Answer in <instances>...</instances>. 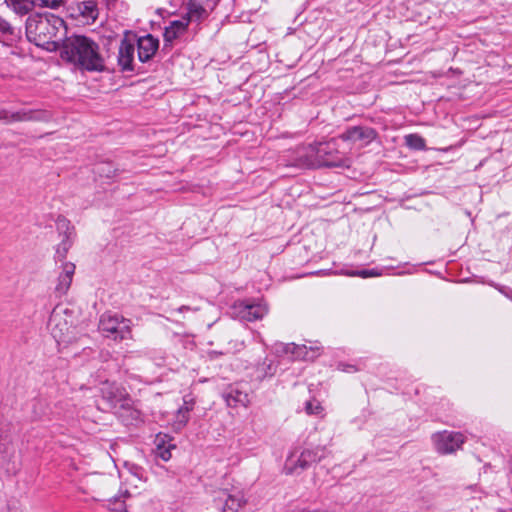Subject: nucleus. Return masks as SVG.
<instances>
[{
	"label": "nucleus",
	"mask_w": 512,
	"mask_h": 512,
	"mask_svg": "<svg viewBox=\"0 0 512 512\" xmlns=\"http://www.w3.org/2000/svg\"><path fill=\"white\" fill-rule=\"evenodd\" d=\"M64 27V19L53 14L46 17L29 16L26 20V36L28 40L47 50L60 49L64 39L58 37L60 28Z\"/></svg>",
	"instance_id": "nucleus-1"
},
{
	"label": "nucleus",
	"mask_w": 512,
	"mask_h": 512,
	"mask_svg": "<svg viewBox=\"0 0 512 512\" xmlns=\"http://www.w3.org/2000/svg\"><path fill=\"white\" fill-rule=\"evenodd\" d=\"M66 61L89 72H101L105 67L98 44L80 35L66 37Z\"/></svg>",
	"instance_id": "nucleus-2"
},
{
	"label": "nucleus",
	"mask_w": 512,
	"mask_h": 512,
	"mask_svg": "<svg viewBox=\"0 0 512 512\" xmlns=\"http://www.w3.org/2000/svg\"><path fill=\"white\" fill-rule=\"evenodd\" d=\"M100 392L110 408L120 417L128 416L131 422L141 420L140 411L133 407V400L123 387L114 382L105 381L100 387Z\"/></svg>",
	"instance_id": "nucleus-3"
},
{
	"label": "nucleus",
	"mask_w": 512,
	"mask_h": 512,
	"mask_svg": "<svg viewBox=\"0 0 512 512\" xmlns=\"http://www.w3.org/2000/svg\"><path fill=\"white\" fill-rule=\"evenodd\" d=\"M326 455L325 447H316L314 449H293L285 460L283 472L286 475H299L312 464L320 461Z\"/></svg>",
	"instance_id": "nucleus-4"
},
{
	"label": "nucleus",
	"mask_w": 512,
	"mask_h": 512,
	"mask_svg": "<svg viewBox=\"0 0 512 512\" xmlns=\"http://www.w3.org/2000/svg\"><path fill=\"white\" fill-rule=\"evenodd\" d=\"M98 329L104 337L114 341L132 338L130 320L117 314L104 313L101 315Z\"/></svg>",
	"instance_id": "nucleus-5"
},
{
	"label": "nucleus",
	"mask_w": 512,
	"mask_h": 512,
	"mask_svg": "<svg viewBox=\"0 0 512 512\" xmlns=\"http://www.w3.org/2000/svg\"><path fill=\"white\" fill-rule=\"evenodd\" d=\"M432 441L435 449L441 454H450L460 449L465 437L460 432L442 431L433 434Z\"/></svg>",
	"instance_id": "nucleus-6"
},
{
	"label": "nucleus",
	"mask_w": 512,
	"mask_h": 512,
	"mask_svg": "<svg viewBox=\"0 0 512 512\" xmlns=\"http://www.w3.org/2000/svg\"><path fill=\"white\" fill-rule=\"evenodd\" d=\"M316 154L319 167H340L345 164V159L337 150L334 140L316 144Z\"/></svg>",
	"instance_id": "nucleus-7"
},
{
	"label": "nucleus",
	"mask_w": 512,
	"mask_h": 512,
	"mask_svg": "<svg viewBox=\"0 0 512 512\" xmlns=\"http://www.w3.org/2000/svg\"><path fill=\"white\" fill-rule=\"evenodd\" d=\"M275 349L278 354H290L293 360L312 361L320 355L321 347L318 345L280 343L276 345Z\"/></svg>",
	"instance_id": "nucleus-8"
},
{
	"label": "nucleus",
	"mask_w": 512,
	"mask_h": 512,
	"mask_svg": "<svg viewBox=\"0 0 512 512\" xmlns=\"http://www.w3.org/2000/svg\"><path fill=\"white\" fill-rule=\"evenodd\" d=\"M51 114L45 110H20L9 112L0 108V120L5 123L23 122V121H48Z\"/></svg>",
	"instance_id": "nucleus-9"
},
{
	"label": "nucleus",
	"mask_w": 512,
	"mask_h": 512,
	"mask_svg": "<svg viewBox=\"0 0 512 512\" xmlns=\"http://www.w3.org/2000/svg\"><path fill=\"white\" fill-rule=\"evenodd\" d=\"M292 165L299 168H317L316 144L302 145L294 152Z\"/></svg>",
	"instance_id": "nucleus-10"
},
{
	"label": "nucleus",
	"mask_w": 512,
	"mask_h": 512,
	"mask_svg": "<svg viewBox=\"0 0 512 512\" xmlns=\"http://www.w3.org/2000/svg\"><path fill=\"white\" fill-rule=\"evenodd\" d=\"M239 316L246 321H256L262 319L268 312L265 304L241 301L235 305Z\"/></svg>",
	"instance_id": "nucleus-11"
},
{
	"label": "nucleus",
	"mask_w": 512,
	"mask_h": 512,
	"mask_svg": "<svg viewBox=\"0 0 512 512\" xmlns=\"http://www.w3.org/2000/svg\"><path fill=\"white\" fill-rule=\"evenodd\" d=\"M377 136L375 129L367 126H353L347 128L339 137L343 141L371 143Z\"/></svg>",
	"instance_id": "nucleus-12"
},
{
	"label": "nucleus",
	"mask_w": 512,
	"mask_h": 512,
	"mask_svg": "<svg viewBox=\"0 0 512 512\" xmlns=\"http://www.w3.org/2000/svg\"><path fill=\"white\" fill-rule=\"evenodd\" d=\"M135 43L125 36L121 41L118 48V65L122 71H133Z\"/></svg>",
	"instance_id": "nucleus-13"
},
{
	"label": "nucleus",
	"mask_w": 512,
	"mask_h": 512,
	"mask_svg": "<svg viewBox=\"0 0 512 512\" xmlns=\"http://www.w3.org/2000/svg\"><path fill=\"white\" fill-rule=\"evenodd\" d=\"M68 11H71L69 17L75 18L79 15L87 24L94 23L99 13L97 3L92 0L76 3V9L70 6Z\"/></svg>",
	"instance_id": "nucleus-14"
},
{
	"label": "nucleus",
	"mask_w": 512,
	"mask_h": 512,
	"mask_svg": "<svg viewBox=\"0 0 512 512\" xmlns=\"http://www.w3.org/2000/svg\"><path fill=\"white\" fill-rule=\"evenodd\" d=\"M159 48V40L151 34L137 39L138 59L140 62H148Z\"/></svg>",
	"instance_id": "nucleus-15"
},
{
	"label": "nucleus",
	"mask_w": 512,
	"mask_h": 512,
	"mask_svg": "<svg viewBox=\"0 0 512 512\" xmlns=\"http://www.w3.org/2000/svg\"><path fill=\"white\" fill-rule=\"evenodd\" d=\"M64 310L58 304L53 309L49 321H48V329L55 342L60 345L64 341V318H63Z\"/></svg>",
	"instance_id": "nucleus-16"
},
{
	"label": "nucleus",
	"mask_w": 512,
	"mask_h": 512,
	"mask_svg": "<svg viewBox=\"0 0 512 512\" xmlns=\"http://www.w3.org/2000/svg\"><path fill=\"white\" fill-rule=\"evenodd\" d=\"M223 398L228 406L247 407L250 403L249 395L246 391L242 390L238 385H231L223 392Z\"/></svg>",
	"instance_id": "nucleus-17"
},
{
	"label": "nucleus",
	"mask_w": 512,
	"mask_h": 512,
	"mask_svg": "<svg viewBox=\"0 0 512 512\" xmlns=\"http://www.w3.org/2000/svg\"><path fill=\"white\" fill-rule=\"evenodd\" d=\"M20 39V31L0 16V42L12 47Z\"/></svg>",
	"instance_id": "nucleus-18"
},
{
	"label": "nucleus",
	"mask_w": 512,
	"mask_h": 512,
	"mask_svg": "<svg viewBox=\"0 0 512 512\" xmlns=\"http://www.w3.org/2000/svg\"><path fill=\"white\" fill-rule=\"evenodd\" d=\"M188 27L186 19L174 20L165 27L163 38L165 43H172L174 40L185 34Z\"/></svg>",
	"instance_id": "nucleus-19"
},
{
	"label": "nucleus",
	"mask_w": 512,
	"mask_h": 512,
	"mask_svg": "<svg viewBox=\"0 0 512 512\" xmlns=\"http://www.w3.org/2000/svg\"><path fill=\"white\" fill-rule=\"evenodd\" d=\"M5 3L16 14H28L36 6V0H5Z\"/></svg>",
	"instance_id": "nucleus-20"
},
{
	"label": "nucleus",
	"mask_w": 512,
	"mask_h": 512,
	"mask_svg": "<svg viewBox=\"0 0 512 512\" xmlns=\"http://www.w3.org/2000/svg\"><path fill=\"white\" fill-rule=\"evenodd\" d=\"M129 497H131L130 492L127 489H121L118 495L108 500L107 506L112 511L124 512L126 511L125 499Z\"/></svg>",
	"instance_id": "nucleus-21"
},
{
	"label": "nucleus",
	"mask_w": 512,
	"mask_h": 512,
	"mask_svg": "<svg viewBox=\"0 0 512 512\" xmlns=\"http://www.w3.org/2000/svg\"><path fill=\"white\" fill-rule=\"evenodd\" d=\"M244 504L245 500L240 493L236 495H228L225 500L223 512H241Z\"/></svg>",
	"instance_id": "nucleus-22"
},
{
	"label": "nucleus",
	"mask_w": 512,
	"mask_h": 512,
	"mask_svg": "<svg viewBox=\"0 0 512 512\" xmlns=\"http://www.w3.org/2000/svg\"><path fill=\"white\" fill-rule=\"evenodd\" d=\"M192 407L188 406L187 401L184 402V405L180 407L176 413V420H175V427L177 429L183 428L188 420H189V412L191 411Z\"/></svg>",
	"instance_id": "nucleus-23"
},
{
	"label": "nucleus",
	"mask_w": 512,
	"mask_h": 512,
	"mask_svg": "<svg viewBox=\"0 0 512 512\" xmlns=\"http://www.w3.org/2000/svg\"><path fill=\"white\" fill-rule=\"evenodd\" d=\"M276 365L268 359H265L262 364L257 367L258 378L271 377L276 373Z\"/></svg>",
	"instance_id": "nucleus-24"
},
{
	"label": "nucleus",
	"mask_w": 512,
	"mask_h": 512,
	"mask_svg": "<svg viewBox=\"0 0 512 512\" xmlns=\"http://www.w3.org/2000/svg\"><path fill=\"white\" fill-rule=\"evenodd\" d=\"M94 172L100 177L112 178L116 173V169L114 168L112 163L103 162L95 166Z\"/></svg>",
	"instance_id": "nucleus-25"
},
{
	"label": "nucleus",
	"mask_w": 512,
	"mask_h": 512,
	"mask_svg": "<svg viewBox=\"0 0 512 512\" xmlns=\"http://www.w3.org/2000/svg\"><path fill=\"white\" fill-rule=\"evenodd\" d=\"M405 144L414 150H423L426 147L425 140L418 134H409L405 136Z\"/></svg>",
	"instance_id": "nucleus-26"
},
{
	"label": "nucleus",
	"mask_w": 512,
	"mask_h": 512,
	"mask_svg": "<svg viewBox=\"0 0 512 512\" xmlns=\"http://www.w3.org/2000/svg\"><path fill=\"white\" fill-rule=\"evenodd\" d=\"M206 15V10L199 5H192L188 12L189 21H200Z\"/></svg>",
	"instance_id": "nucleus-27"
},
{
	"label": "nucleus",
	"mask_w": 512,
	"mask_h": 512,
	"mask_svg": "<svg viewBox=\"0 0 512 512\" xmlns=\"http://www.w3.org/2000/svg\"><path fill=\"white\" fill-rule=\"evenodd\" d=\"M305 411L309 415H319L323 411V407L317 400L307 401L305 404Z\"/></svg>",
	"instance_id": "nucleus-28"
},
{
	"label": "nucleus",
	"mask_w": 512,
	"mask_h": 512,
	"mask_svg": "<svg viewBox=\"0 0 512 512\" xmlns=\"http://www.w3.org/2000/svg\"><path fill=\"white\" fill-rule=\"evenodd\" d=\"M172 446H169V447H165L163 445H161L160 443L157 444V448H156V454L159 458H161L163 461H168L171 459V451H170V448Z\"/></svg>",
	"instance_id": "nucleus-29"
},
{
	"label": "nucleus",
	"mask_w": 512,
	"mask_h": 512,
	"mask_svg": "<svg viewBox=\"0 0 512 512\" xmlns=\"http://www.w3.org/2000/svg\"><path fill=\"white\" fill-rule=\"evenodd\" d=\"M63 0H36V6L47 7V8H57Z\"/></svg>",
	"instance_id": "nucleus-30"
},
{
	"label": "nucleus",
	"mask_w": 512,
	"mask_h": 512,
	"mask_svg": "<svg viewBox=\"0 0 512 512\" xmlns=\"http://www.w3.org/2000/svg\"><path fill=\"white\" fill-rule=\"evenodd\" d=\"M356 275L363 277V278H367V277L379 276L380 273L377 272L375 269H365V270H361V271L357 272Z\"/></svg>",
	"instance_id": "nucleus-31"
},
{
	"label": "nucleus",
	"mask_w": 512,
	"mask_h": 512,
	"mask_svg": "<svg viewBox=\"0 0 512 512\" xmlns=\"http://www.w3.org/2000/svg\"><path fill=\"white\" fill-rule=\"evenodd\" d=\"M75 272V265L73 263H66V278H69V282L66 281V289L70 285L71 276Z\"/></svg>",
	"instance_id": "nucleus-32"
},
{
	"label": "nucleus",
	"mask_w": 512,
	"mask_h": 512,
	"mask_svg": "<svg viewBox=\"0 0 512 512\" xmlns=\"http://www.w3.org/2000/svg\"><path fill=\"white\" fill-rule=\"evenodd\" d=\"M132 474L137 477L139 480L143 479V470L141 467L133 465L131 468Z\"/></svg>",
	"instance_id": "nucleus-33"
},
{
	"label": "nucleus",
	"mask_w": 512,
	"mask_h": 512,
	"mask_svg": "<svg viewBox=\"0 0 512 512\" xmlns=\"http://www.w3.org/2000/svg\"><path fill=\"white\" fill-rule=\"evenodd\" d=\"M340 367H341L342 371H347V372H351L352 371L351 369H353V366H351V365L341 364Z\"/></svg>",
	"instance_id": "nucleus-34"
},
{
	"label": "nucleus",
	"mask_w": 512,
	"mask_h": 512,
	"mask_svg": "<svg viewBox=\"0 0 512 512\" xmlns=\"http://www.w3.org/2000/svg\"><path fill=\"white\" fill-rule=\"evenodd\" d=\"M187 310H190V307L188 306H181L177 309L178 312H183V311H187Z\"/></svg>",
	"instance_id": "nucleus-35"
},
{
	"label": "nucleus",
	"mask_w": 512,
	"mask_h": 512,
	"mask_svg": "<svg viewBox=\"0 0 512 512\" xmlns=\"http://www.w3.org/2000/svg\"><path fill=\"white\" fill-rule=\"evenodd\" d=\"M60 57L63 58L64 57V50L63 49H60Z\"/></svg>",
	"instance_id": "nucleus-36"
},
{
	"label": "nucleus",
	"mask_w": 512,
	"mask_h": 512,
	"mask_svg": "<svg viewBox=\"0 0 512 512\" xmlns=\"http://www.w3.org/2000/svg\"><path fill=\"white\" fill-rule=\"evenodd\" d=\"M56 253H57V255H58V258L60 259V256H61V255H60V250H59V248L56 250Z\"/></svg>",
	"instance_id": "nucleus-37"
},
{
	"label": "nucleus",
	"mask_w": 512,
	"mask_h": 512,
	"mask_svg": "<svg viewBox=\"0 0 512 512\" xmlns=\"http://www.w3.org/2000/svg\"><path fill=\"white\" fill-rule=\"evenodd\" d=\"M65 237H66V240L69 238V235H68V233H67V232H66V234H65Z\"/></svg>",
	"instance_id": "nucleus-38"
}]
</instances>
